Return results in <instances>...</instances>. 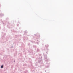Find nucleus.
I'll use <instances>...</instances> for the list:
<instances>
[{
	"label": "nucleus",
	"instance_id": "1",
	"mask_svg": "<svg viewBox=\"0 0 73 73\" xmlns=\"http://www.w3.org/2000/svg\"><path fill=\"white\" fill-rule=\"evenodd\" d=\"M3 65H2L1 66V68H3Z\"/></svg>",
	"mask_w": 73,
	"mask_h": 73
}]
</instances>
